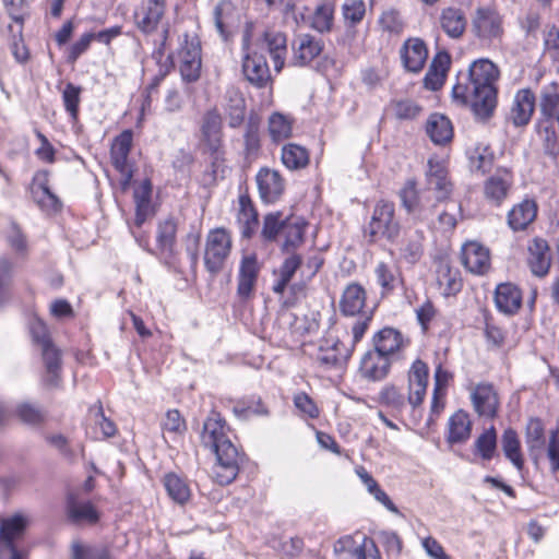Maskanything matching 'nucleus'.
Returning a JSON list of instances; mask_svg holds the SVG:
<instances>
[{
  "mask_svg": "<svg viewBox=\"0 0 559 559\" xmlns=\"http://www.w3.org/2000/svg\"><path fill=\"white\" fill-rule=\"evenodd\" d=\"M29 521L24 513L0 518V559H23L15 543L24 536Z\"/></svg>",
  "mask_w": 559,
  "mask_h": 559,
  "instance_id": "6",
  "label": "nucleus"
},
{
  "mask_svg": "<svg viewBox=\"0 0 559 559\" xmlns=\"http://www.w3.org/2000/svg\"><path fill=\"white\" fill-rule=\"evenodd\" d=\"M163 485L169 498L180 504H186L191 498V489L187 480L175 473H167L163 477Z\"/></svg>",
  "mask_w": 559,
  "mask_h": 559,
  "instance_id": "42",
  "label": "nucleus"
},
{
  "mask_svg": "<svg viewBox=\"0 0 559 559\" xmlns=\"http://www.w3.org/2000/svg\"><path fill=\"white\" fill-rule=\"evenodd\" d=\"M132 131L124 130L114 139L110 148L111 163L121 176L120 187L122 191H126L129 188L133 177V168L129 162V154L132 147Z\"/></svg>",
  "mask_w": 559,
  "mask_h": 559,
  "instance_id": "10",
  "label": "nucleus"
},
{
  "mask_svg": "<svg viewBox=\"0 0 559 559\" xmlns=\"http://www.w3.org/2000/svg\"><path fill=\"white\" fill-rule=\"evenodd\" d=\"M252 24L248 23L242 36V71L247 80L258 87H263L271 79L265 57L250 48Z\"/></svg>",
  "mask_w": 559,
  "mask_h": 559,
  "instance_id": "8",
  "label": "nucleus"
},
{
  "mask_svg": "<svg viewBox=\"0 0 559 559\" xmlns=\"http://www.w3.org/2000/svg\"><path fill=\"white\" fill-rule=\"evenodd\" d=\"M293 63L304 67L313 61L323 50V43L310 34H299L293 45Z\"/></svg>",
  "mask_w": 559,
  "mask_h": 559,
  "instance_id": "18",
  "label": "nucleus"
},
{
  "mask_svg": "<svg viewBox=\"0 0 559 559\" xmlns=\"http://www.w3.org/2000/svg\"><path fill=\"white\" fill-rule=\"evenodd\" d=\"M538 110L544 121H552L559 112V84L550 81L542 85L538 92Z\"/></svg>",
  "mask_w": 559,
  "mask_h": 559,
  "instance_id": "32",
  "label": "nucleus"
},
{
  "mask_svg": "<svg viewBox=\"0 0 559 559\" xmlns=\"http://www.w3.org/2000/svg\"><path fill=\"white\" fill-rule=\"evenodd\" d=\"M436 281L444 296L455 295L462 288L459 270L452 267L445 259H439L436 263Z\"/></svg>",
  "mask_w": 559,
  "mask_h": 559,
  "instance_id": "27",
  "label": "nucleus"
},
{
  "mask_svg": "<svg viewBox=\"0 0 559 559\" xmlns=\"http://www.w3.org/2000/svg\"><path fill=\"white\" fill-rule=\"evenodd\" d=\"M402 204L408 214L417 215L419 218L427 216V211L435 206V203H430V195L424 189L417 191L415 181H407L401 193Z\"/></svg>",
  "mask_w": 559,
  "mask_h": 559,
  "instance_id": "19",
  "label": "nucleus"
},
{
  "mask_svg": "<svg viewBox=\"0 0 559 559\" xmlns=\"http://www.w3.org/2000/svg\"><path fill=\"white\" fill-rule=\"evenodd\" d=\"M237 224L242 238L250 239L258 230L259 219L250 197L242 193L238 198Z\"/></svg>",
  "mask_w": 559,
  "mask_h": 559,
  "instance_id": "24",
  "label": "nucleus"
},
{
  "mask_svg": "<svg viewBox=\"0 0 559 559\" xmlns=\"http://www.w3.org/2000/svg\"><path fill=\"white\" fill-rule=\"evenodd\" d=\"M285 224L286 219L282 218L280 212L266 214L263 217L261 237L265 241H275L277 237H281Z\"/></svg>",
  "mask_w": 559,
  "mask_h": 559,
  "instance_id": "55",
  "label": "nucleus"
},
{
  "mask_svg": "<svg viewBox=\"0 0 559 559\" xmlns=\"http://www.w3.org/2000/svg\"><path fill=\"white\" fill-rule=\"evenodd\" d=\"M425 235L419 229H406L397 243L399 257L407 264H416L424 254Z\"/></svg>",
  "mask_w": 559,
  "mask_h": 559,
  "instance_id": "20",
  "label": "nucleus"
},
{
  "mask_svg": "<svg viewBox=\"0 0 559 559\" xmlns=\"http://www.w3.org/2000/svg\"><path fill=\"white\" fill-rule=\"evenodd\" d=\"M367 321L368 318L354 322L350 325V333L346 332L344 340L326 338L319 348L317 361L326 369L345 366L367 331Z\"/></svg>",
  "mask_w": 559,
  "mask_h": 559,
  "instance_id": "3",
  "label": "nucleus"
},
{
  "mask_svg": "<svg viewBox=\"0 0 559 559\" xmlns=\"http://www.w3.org/2000/svg\"><path fill=\"white\" fill-rule=\"evenodd\" d=\"M168 35L169 29L168 27H165L163 29L159 41L155 43L156 47L152 52V58L159 67V70L158 74L154 78L153 83L150 85V90L156 88L159 85V83L165 79V76L170 72V70L174 68V55L166 53Z\"/></svg>",
  "mask_w": 559,
  "mask_h": 559,
  "instance_id": "33",
  "label": "nucleus"
},
{
  "mask_svg": "<svg viewBox=\"0 0 559 559\" xmlns=\"http://www.w3.org/2000/svg\"><path fill=\"white\" fill-rule=\"evenodd\" d=\"M213 19L219 36L227 40L238 20L236 7L229 0L219 1L214 8Z\"/></svg>",
  "mask_w": 559,
  "mask_h": 559,
  "instance_id": "34",
  "label": "nucleus"
},
{
  "mask_svg": "<svg viewBox=\"0 0 559 559\" xmlns=\"http://www.w3.org/2000/svg\"><path fill=\"white\" fill-rule=\"evenodd\" d=\"M201 441L216 455L212 477L219 485L230 484L239 472V453L227 435V427L222 416L212 412L203 425Z\"/></svg>",
  "mask_w": 559,
  "mask_h": 559,
  "instance_id": "2",
  "label": "nucleus"
},
{
  "mask_svg": "<svg viewBox=\"0 0 559 559\" xmlns=\"http://www.w3.org/2000/svg\"><path fill=\"white\" fill-rule=\"evenodd\" d=\"M233 413L239 419H248L252 415L266 416L269 414V411L263 405L261 400H241L235 403V405L233 406Z\"/></svg>",
  "mask_w": 559,
  "mask_h": 559,
  "instance_id": "56",
  "label": "nucleus"
},
{
  "mask_svg": "<svg viewBox=\"0 0 559 559\" xmlns=\"http://www.w3.org/2000/svg\"><path fill=\"white\" fill-rule=\"evenodd\" d=\"M501 16L491 10L479 9L474 22L477 35L483 38H495L502 33Z\"/></svg>",
  "mask_w": 559,
  "mask_h": 559,
  "instance_id": "39",
  "label": "nucleus"
},
{
  "mask_svg": "<svg viewBox=\"0 0 559 559\" xmlns=\"http://www.w3.org/2000/svg\"><path fill=\"white\" fill-rule=\"evenodd\" d=\"M370 537L362 533L345 535L340 537L333 546L335 556L338 559H360L361 551Z\"/></svg>",
  "mask_w": 559,
  "mask_h": 559,
  "instance_id": "36",
  "label": "nucleus"
},
{
  "mask_svg": "<svg viewBox=\"0 0 559 559\" xmlns=\"http://www.w3.org/2000/svg\"><path fill=\"white\" fill-rule=\"evenodd\" d=\"M72 559H112L106 548L83 545L80 542H73L71 545Z\"/></svg>",
  "mask_w": 559,
  "mask_h": 559,
  "instance_id": "57",
  "label": "nucleus"
},
{
  "mask_svg": "<svg viewBox=\"0 0 559 559\" xmlns=\"http://www.w3.org/2000/svg\"><path fill=\"white\" fill-rule=\"evenodd\" d=\"M307 227L308 223L301 217L287 218L281 235L283 239L281 243L282 251L295 253V250L304 242Z\"/></svg>",
  "mask_w": 559,
  "mask_h": 559,
  "instance_id": "30",
  "label": "nucleus"
},
{
  "mask_svg": "<svg viewBox=\"0 0 559 559\" xmlns=\"http://www.w3.org/2000/svg\"><path fill=\"white\" fill-rule=\"evenodd\" d=\"M282 163L290 170L305 168L309 164V153L306 147L289 143L282 147Z\"/></svg>",
  "mask_w": 559,
  "mask_h": 559,
  "instance_id": "48",
  "label": "nucleus"
},
{
  "mask_svg": "<svg viewBox=\"0 0 559 559\" xmlns=\"http://www.w3.org/2000/svg\"><path fill=\"white\" fill-rule=\"evenodd\" d=\"M365 307V288L357 283H350L349 285H347L340 299L341 313L345 317H356L357 320L355 322H360L361 320L368 318V329L372 319V312L366 311Z\"/></svg>",
  "mask_w": 559,
  "mask_h": 559,
  "instance_id": "11",
  "label": "nucleus"
},
{
  "mask_svg": "<svg viewBox=\"0 0 559 559\" xmlns=\"http://www.w3.org/2000/svg\"><path fill=\"white\" fill-rule=\"evenodd\" d=\"M374 350L390 357L406 346L402 334L393 328H384L373 336Z\"/></svg>",
  "mask_w": 559,
  "mask_h": 559,
  "instance_id": "37",
  "label": "nucleus"
},
{
  "mask_svg": "<svg viewBox=\"0 0 559 559\" xmlns=\"http://www.w3.org/2000/svg\"><path fill=\"white\" fill-rule=\"evenodd\" d=\"M400 231V223L395 218V207L392 202L379 201L372 212L371 219L366 228L370 241L385 238L393 241Z\"/></svg>",
  "mask_w": 559,
  "mask_h": 559,
  "instance_id": "7",
  "label": "nucleus"
},
{
  "mask_svg": "<svg viewBox=\"0 0 559 559\" xmlns=\"http://www.w3.org/2000/svg\"><path fill=\"white\" fill-rule=\"evenodd\" d=\"M344 20L350 24L359 23L366 13L362 0H345L342 7Z\"/></svg>",
  "mask_w": 559,
  "mask_h": 559,
  "instance_id": "62",
  "label": "nucleus"
},
{
  "mask_svg": "<svg viewBox=\"0 0 559 559\" xmlns=\"http://www.w3.org/2000/svg\"><path fill=\"white\" fill-rule=\"evenodd\" d=\"M536 106V95L530 88L516 91L509 112V119L515 127L528 124Z\"/></svg>",
  "mask_w": 559,
  "mask_h": 559,
  "instance_id": "16",
  "label": "nucleus"
},
{
  "mask_svg": "<svg viewBox=\"0 0 559 559\" xmlns=\"http://www.w3.org/2000/svg\"><path fill=\"white\" fill-rule=\"evenodd\" d=\"M461 262L468 272L483 275L490 267L489 250L476 241L466 242L462 247Z\"/></svg>",
  "mask_w": 559,
  "mask_h": 559,
  "instance_id": "17",
  "label": "nucleus"
},
{
  "mask_svg": "<svg viewBox=\"0 0 559 559\" xmlns=\"http://www.w3.org/2000/svg\"><path fill=\"white\" fill-rule=\"evenodd\" d=\"M537 206L532 200L514 205L508 214V224L514 231L525 229L536 217Z\"/></svg>",
  "mask_w": 559,
  "mask_h": 559,
  "instance_id": "40",
  "label": "nucleus"
},
{
  "mask_svg": "<svg viewBox=\"0 0 559 559\" xmlns=\"http://www.w3.org/2000/svg\"><path fill=\"white\" fill-rule=\"evenodd\" d=\"M379 403L389 408L395 417L401 415L406 406L404 395L394 385H386L380 391Z\"/></svg>",
  "mask_w": 559,
  "mask_h": 559,
  "instance_id": "52",
  "label": "nucleus"
},
{
  "mask_svg": "<svg viewBox=\"0 0 559 559\" xmlns=\"http://www.w3.org/2000/svg\"><path fill=\"white\" fill-rule=\"evenodd\" d=\"M471 399L478 416L489 419L497 416L500 401L492 384L487 382L476 384L471 392Z\"/></svg>",
  "mask_w": 559,
  "mask_h": 559,
  "instance_id": "15",
  "label": "nucleus"
},
{
  "mask_svg": "<svg viewBox=\"0 0 559 559\" xmlns=\"http://www.w3.org/2000/svg\"><path fill=\"white\" fill-rule=\"evenodd\" d=\"M174 55V68L178 67L181 79L192 83L200 79L202 68L201 44L197 36L183 34L178 38V47Z\"/></svg>",
  "mask_w": 559,
  "mask_h": 559,
  "instance_id": "4",
  "label": "nucleus"
},
{
  "mask_svg": "<svg viewBox=\"0 0 559 559\" xmlns=\"http://www.w3.org/2000/svg\"><path fill=\"white\" fill-rule=\"evenodd\" d=\"M428 50L425 43L419 38H412L405 41L401 49V58L405 69L409 72H419L427 60Z\"/></svg>",
  "mask_w": 559,
  "mask_h": 559,
  "instance_id": "28",
  "label": "nucleus"
},
{
  "mask_svg": "<svg viewBox=\"0 0 559 559\" xmlns=\"http://www.w3.org/2000/svg\"><path fill=\"white\" fill-rule=\"evenodd\" d=\"M442 31L453 39L462 37L466 29L467 20L464 12L459 8L442 9L439 17Z\"/></svg>",
  "mask_w": 559,
  "mask_h": 559,
  "instance_id": "38",
  "label": "nucleus"
},
{
  "mask_svg": "<svg viewBox=\"0 0 559 559\" xmlns=\"http://www.w3.org/2000/svg\"><path fill=\"white\" fill-rule=\"evenodd\" d=\"M260 266L254 254L245 255L239 265L237 293L241 298H248L255 286Z\"/></svg>",
  "mask_w": 559,
  "mask_h": 559,
  "instance_id": "23",
  "label": "nucleus"
},
{
  "mask_svg": "<svg viewBox=\"0 0 559 559\" xmlns=\"http://www.w3.org/2000/svg\"><path fill=\"white\" fill-rule=\"evenodd\" d=\"M294 119L282 112H273L269 117L267 130L273 142H281L292 136Z\"/></svg>",
  "mask_w": 559,
  "mask_h": 559,
  "instance_id": "47",
  "label": "nucleus"
},
{
  "mask_svg": "<svg viewBox=\"0 0 559 559\" xmlns=\"http://www.w3.org/2000/svg\"><path fill=\"white\" fill-rule=\"evenodd\" d=\"M225 97L227 99L225 110L228 118V124L230 128H238L245 119V99L235 88L227 90Z\"/></svg>",
  "mask_w": 559,
  "mask_h": 559,
  "instance_id": "45",
  "label": "nucleus"
},
{
  "mask_svg": "<svg viewBox=\"0 0 559 559\" xmlns=\"http://www.w3.org/2000/svg\"><path fill=\"white\" fill-rule=\"evenodd\" d=\"M448 426V441L450 443L464 442L471 436L472 423L468 415L463 411L454 413L450 417Z\"/></svg>",
  "mask_w": 559,
  "mask_h": 559,
  "instance_id": "43",
  "label": "nucleus"
},
{
  "mask_svg": "<svg viewBox=\"0 0 559 559\" xmlns=\"http://www.w3.org/2000/svg\"><path fill=\"white\" fill-rule=\"evenodd\" d=\"M33 195L37 204L45 211L51 212L60 209L61 203L48 187L39 185L33 190Z\"/></svg>",
  "mask_w": 559,
  "mask_h": 559,
  "instance_id": "61",
  "label": "nucleus"
},
{
  "mask_svg": "<svg viewBox=\"0 0 559 559\" xmlns=\"http://www.w3.org/2000/svg\"><path fill=\"white\" fill-rule=\"evenodd\" d=\"M425 190L432 194L437 202L444 201L452 192V183L448 177V169L443 162L430 158L426 171Z\"/></svg>",
  "mask_w": 559,
  "mask_h": 559,
  "instance_id": "12",
  "label": "nucleus"
},
{
  "mask_svg": "<svg viewBox=\"0 0 559 559\" xmlns=\"http://www.w3.org/2000/svg\"><path fill=\"white\" fill-rule=\"evenodd\" d=\"M62 102L67 112L71 119L75 121L79 115V106L81 103V87L72 83H68L62 91Z\"/></svg>",
  "mask_w": 559,
  "mask_h": 559,
  "instance_id": "58",
  "label": "nucleus"
},
{
  "mask_svg": "<svg viewBox=\"0 0 559 559\" xmlns=\"http://www.w3.org/2000/svg\"><path fill=\"white\" fill-rule=\"evenodd\" d=\"M512 174L507 169H499L484 183V194L488 202L500 205L512 187Z\"/></svg>",
  "mask_w": 559,
  "mask_h": 559,
  "instance_id": "21",
  "label": "nucleus"
},
{
  "mask_svg": "<svg viewBox=\"0 0 559 559\" xmlns=\"http://www.w3.org/2000/svg\"><path fill=\"white\" fill-rule=\"evenodd\" d=\"M547 457L550 463V469L554 474H559V433L552 430L547 444Z\"/></svg>",
  "mask_w": 559,
  "mask_h": 559,
  "instance_id": "64",
  "label": "nucleus"
},
{
  "mask_svg": "<svg viewBox=\"0 0 559 559\" xmlns=\"http://www.w3.org/2000/svg\"><path fill=\"white\" fill-rule=\"evenodd\" d=\"M16 415L23 423L28 425H37L43 423L45 419L44 412L28 403L19 405L16 408Z\"/></svg>",
  "mask_w": 559,
  "mask_h": 559,
  "instance_id": "63",
  "label": "nucleus"
},
{
  "mask_svg": "<svg viewBox=\"0 0 559 559\" xmlns=\"http://www.w3.org/2000/svg\"><path fill=\"white\" fill-rule=\"evenodd\" d=\"M255 179L260 197L265 203H274L283 194L284 180L277 170L261 168Z\"/></svg>",
  "mask_w": 559,
  "mask_h": 559,
  "instance_id": "22",
  "label": "nucleus"
},
{
  "mask_svg": "<svg viewBox=\"0 0 559 559\" xmlns=\"http://www.w3.org/2000/svg\"><path fill=\"white\" fill-rule=\"evenodd\" d=\"M390 359L376 350L367 352L360 361V374L370 381L384 379L390 370Z\"/></svg>",
  "mask_w": 559,
  "mask_h": 559,
  "instance_id": "26",
  "label": "nucleus"
},
{
  "mask_svg": "<svg viewBox=\"0 0 559 559\" xmlns=\"http://www.w3.org/2000/svg\"><path fill=\"white\" fill-rule=\"evenodd\" d=\"M165 11V0H143L134 11V23L141 32L151 34L157 29Z\"/></svg>",
  "mask_w": 559,
  "mask_h": 559,
  "instance_id": "13",
  "label": "nucleus"
},
{
  "mask_svg": "<svg viewBox=\"0 0 559 559\" xmlns=\"http://www.w3.org/2000/svg\"><path fill=\"white\" fill-rule=\"evenodd\" d=\"M67 511L72 522H86L94 524L98 521L99 515L94 506L90 502H78L73 498L68 500Z\"/></svg>",
  "mask_w": 559,
  "mask_h": 559,
  "instance_id": "50",
  "label": "nucleus"
},
{
  "mask_svg": "<svg viewBox=\"0 0 559 559\" xmlns=\"http://www.w3.org/2000/svg\"><path fill=\"white\" fill-rule=\"evenodd\" d=\"M302 259L299 254L292 253L288 255L280 266L278 271L275 272L276 281L273 285V292L276 294H283L288 283L292 281L296 271L300 267Z\"/></svg>",
  "mask_w": 559,
  "mask_h": 559,
  "instance_id": "44",
  "label": "nucleus"
},
{
  "mask_svg": "<svg viewBox=\"0 0 559 559\" xmlns=\"http://www.w3.org/2000/svg\"><path fill=\"white\" fill-rule=\"evenodd\" d=\"M499 76V68L491 60H475L468 68L467 82H459L453 86V98L462 104H469L478 118L487 119L497 106Z\"/></svg>",
  "mask_w": 559,
  "mask_h": 559,
  "instance_id": "1",
  "label": "nucleus"
},
{
  "mask_svg": "<svg viewBox=\"0 0 559 559\" xmlns=\"http://www.w3.org/2000/svg\"><path fill=\"white\" fill-rule=\"evenodd\" d=\"M334 5L332 2L319 4L311 17V27L320 33L329 32L333 24Z\"/></svg>",
  "mask_w": 559,
  "mask_h": 559,
  "instance_id": "54",
  "label": "nucleus"
},
{
  "mask_svg": "<svg viewBox=\"0 0 559 559\" xmlns=\"http://www.w3.org/2000/svg\"><path fill=\"white\" fill-rule=\"evenodd\" d=\"M41 349V356L46 368V381L55 385L57 384L59 371L61 369V354L60 350L52 344L45 345Z\"/></svg>",
  "mask_w": 559,
  "mask_h": 559,
  "instance_id": "51",
  "label": "nucleus"
},
{
  "mask_svg": "<svg viewBox=\"0 0 559 559\" xmlns=\"http://www.w3.org/2000/svg\"><path fill=\"white\" fill-rule=\"evenodd\" d=\"M160 425L163 432L169 433L174 436V438L183 435L187 428L185 419L177 409H169L165 414Z\"/></svg>",
  "mask_w": 559,
  "mask_h": 559,
  "instance_id": "60",
  "label": "nucleus"
},
{
  "mask_svg": "<svg viewBox=\"0 0 559 559\" xmlns=\"http://www.w3.org/2000/svg\"><path fill=\"white\" fill-rule=\"evenodd\" d=\"M501 444L506 457L510 460L518 471H521L524 466V460L521 452V443L515 430L511 428L506 429L502 435Z\"/></svg>",
  "mask_w": 559,
  "mask_h": 559,
  "instance_id": "49",
  "label": "nucleus"
},
{
  "mask_svg": "<svg viewBox=\"0 0 559 559\" xmlns=\"http://www.w3.org/2000/svg\"><path fill=\"white\" fill-rule=\"evenodd\" d=\"M495 304L504 314H515L522 306V292L512 283H502L496 287Z\"/></svg>",
  "mask_w": 559,
  "mask_h": 559,
  "instance_id": "25",
  "label": "nucleus"
},
{
  "mask_svg": "<svg viewBox=\"0 0 559 559\" xmlns=\"http://www.w3.org/2000/svg\"><path fill=\"white\" fill-rule=\"evenodd\" d=\"M426 133L436 145H445L453 138L452 122L447 116L433 112L427 119Z\"/></svg>",
  "mask_w": 559,
  "mask_h": 559,
  "instance_id": "35",
  "label": "nucleus"
},
{
  "mask_svg": "<svg viewBox=\"0 0 559 559\" xmlns=\"http://www.w3.org/2000/svg\"><path fill=\"white\" fill-rule=\"evenodd\" d=\"M176 234L177 223L173 217H168L158 224L156 231L158 257L168 266H175L177 262Z\"/></svg>",
  "mask_w": 559,
  "mask_h": 559,
  "instance_id": "14",
  "label": "nucleus"
},
{
  "mask_svg": "<svg viewBox=\"0 0 559 559\" xmlns=\"http://www.w3.org/2000/svg\"><path fill=\"white\" fill-rule=\"evenodd\" d=\"M294 406L302 418L316 419L320 415L317 403L305 392H298L293 397Z\"/></svg>",
  "mask_w": 559,
  "mask_h": 559,
  "instance_id": "59",
  "label": "nucleus"
},
{
  "mask_svg": "<svg viewBox=\"0 0 559 559\" xmlns=\"http://www.w3.org/2000/svg\"><path fill=\"white\" fill-rule=\"evenodd\" d=\"M152 183L148 179L143 180L135 187L133 198L135 203V224L141 226L152 214L151 206Z\"/></svg>",
  "mask_w": 559,
  "mask_h": 559,
  "instance_id": "41",
  "label": "nucleus"
},
{
  "mask_svg": "<svg viewBox=\"0 0 559 559\" xmlns=\"http://www.w3.org/2000/svg\"><path fill=\"white\" fill-rule=\"evenodd\" d=\"M233 247V238L229 230L224 227L211 229L206 236L204 249V265L205 269L212 273H219Z\"/></svg>",
  "mask_w": 559,
  "mask_h": 559,
  "instance_id": "5",
  "label": "nucleus"
},
{
  "mask_svg": "<svg viewBox=\"0 0 559 559\" xmlns=\"http://www.w3.org/2000/svg\"><path fill=\"white\" fill-rule=\"evenodd\" d=\"M200 144L202 151L212 158L214 166L223 160L222 118L216 110H210L203 117Z\"/></svg>",
  "mask_w": 559,
  "mask_h": 559,
  "instance_id": "9",
  "label": "nucleus"
},
{
  "mask_svg": "<svg viewBox=\"0 0 559 559\" xmlns=\"http://www.w3.org/2000/svg\"><path fill=\"white\" fill-rule=\"evenodd\" d=\"M263 46L267 49L276 72H281L287 56V38L280 31L269 29L263 34Z\"/></svg>",
  "mask_w": 559,
  "mask_h": 559,
  "instance_id": "31",
  "label": "nucleus"
},
{
  "mask_svg": "<svg viewBox=\"0 0 559 559\" xmlns=\"http://www.w3.org/2000/svg\"><path fill=\"white\" fill-rule=\"evenodd\" d=\"M551 258L546 240L536 238L528 246L527 264L532 273L538 277L545 276L550 269Z\"/></svg>",
  "mask_w": 559,
  "mask_h": 559,
  "instance_id": "29",
  "label": "nucleus"
},
{
  "mask_svg": "<svg viewBox=\"0 0 559 559\" xmlns=\"http://www.w3.org/2000/svg\"><path fill=\"white\" fill-rule=\"evenodd\" d=\"M377 283L382 288V295H388L403 284L401 272L397 267L390 266L384 262L377 264L374 269Z\"/></svg>",
  "mask_w": 559,
  "mask_h": 559,
  "instance_id": "46",
  "label": "nucleus"
},
{
  "mask_svg": "<svg viewBox=\"0 0 559 559\" xmlns=\"http://www.w3.org/2000/svg\"><path fill=\"white\" fill-rule=\"evenodd\" d=\"M475 453L478 454L481 460L490 461L497 450V431L493 426L487 428L481 435L477 437L474 443Z\"/></svg>",
  "mask_w": 559,
  "mask_h": 559,
  "instance_id": "53",
  "label": "nucleus"
}]
</instances>
